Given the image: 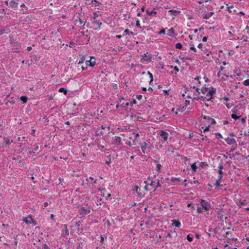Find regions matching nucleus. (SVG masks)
Instances as JSON below:
<instances>
[{
    "label": "nucleus",
    "mask_w": 249,
    "mask_h": 249,
    "mask_svg": "<svg viewBox=\"0 0 249 249\" xmlns=\"http://www.w3.org/2000/svg\"><path fill=\"white\" fill-rule=\"evenodd\" d=\"M143 183L142 184H140V186L138 185L135 186L132 189L133 194L141 198L143 197L145 195V190L143 189Z\"/></svg>",
    "instance_id": "4"
},
{
    "label": "nucleus",
    "mask_w": 249,
    "mask_h": 249,
    "mask_svg": "<svg viewBox=\"0 0 249 249\" xmlns=\"http://www.w3.org/2000/svg\"><path fill=\"white\" fill-rule=\"evenodd\" d=\"M124 33H125L126 35H129V34H131L132 35H133V33L132 32H130L129 30L127 29H125L124 31Z\"/></svg>",
    "instance_id": "45"
},
{
    "label": "nucleus",
    "mask_w": 249,
    "mask_h": 249,
    "mask_svg": "<svg viewBox=\"0 0 249 249\" xmlns=\"http://www.w3.org/2000/svg\"><path fill=\"white\" fill-rule=\"evenodd\" d=\"M191 167L193 172H196L197 167L196 165V163H192L191 164Z\"/></svg>",
    "instance_id": "29"
},
{
    "label": "nucleus",
    "mask_w": 249,
    "mask_h": 249,
    "mask_svg": "<svg viewBox=\"0 0 249 249\" xmlns=\"http://www.w3.org/2000/svg\"><path fill=\"white\" fill-rule=\"evenodd\" d=\"M201 118L203 119L202 121L203 124H206L207 125L210 126L211 124L216 123L215 120L209 116L202 115Z\"/></svg>",
    "instance_id": "5"
},
{
    "label": "nucleus",
    "mask_w": 249,
    "mask_h": 249,
    "mask_svg": "<svg viewBox=\"0 0 249 249\" xmlns=\"http://www.w3.org/2000/svg\"><path fill=\"white\" fill-rule=\"evenodd\" d=\"M243 84H244V86H249V79L245 80L243 82Z\"/></svg>",
    "instance_id": "46"
},
{
    "label": "nucleus",
    "mask_w": 249,
    "mask_h": 249,
    "mask_svg": "<svg viewBox=\"0 0 249 249\" xmlns=\"http://www.w3.org/2000/svg\"><path fill=\"white\" fill-rule=\"evenodd\" d=\"M59 92H63L65 95L67 94V90L64 88H61L58 89Z\"/></svg>",
    "instance_id": "32"
},
{
    "label": "nucleus",
    "mask_w": 249,
    "mask_h": 249,
    "mask_svg": "<svg viewBox=\"0 0 249 249\" xmlns=\"http://www.w3.org/2000/svg\"><path fill=\"white\" fill-rule=\"evenodd\" d=\"M3 244L7 246L15 245L16 247H17L18 241L16 240L15 236H14L8 242L3 243Z\"/></svg>",
    "instance_id": "10"
},
{
    "label": "nucleus",
    "mask_w": 249,
    "mask_h": 249,
    "mask_svg": "<svg viewBox=\"0 0 249 249\" xmlns=\"http://www.w3.org/2000/svg\"><path fill=\"white\" fill-rule=\"evenodd\" d=\"M174 33V30L173 28H171L167 31V35L169 36H173Z\"/></svg>",
    "instance_id": "23"
},
{
    "label": "nucleus",
    "mask_w": 249,
    "mask_h": 249,
    "mask_svg": "<svg viewBox=\"0 0 249 249\" xmlns=\"http://www.w3.org/2000/svg\"><path fill=\"white\" fill-rule=\"evenodd\" d=\"M98 17V15L96 13V12H94L93 13V16L92 17V18L93 19H95L96 18H97V17Z\"/></svg>",
    "instance_id": "57"
},
{
    "label": "nucleus",
    "mask_w": 249,
    "mask_h": 249,
    "mask_svg": "<svg viewBox=\"0 0 249 249\" xmlns=\"http://www.w3.org/2000/svg\"><path fill=\"white\" fill-rule=\"evenodd\" d=\"M210 126H209V125H205V127L202 126L201 128L203 129V132H205L209 130Z\"/></svg>",
    "instance_id": "36"
},
{
    "label": "nucleus",
    "mask_w": 249,
    "mask_h": 249,
    "mask_svg": "<svg viewBox=\"0 0 249 249\" xmlns=\"http://www.w3.org/2000/svg\"><path fill=\"white\" fill-rule=\"evenodd\" d=\"M137 103V101L136 99H133V101L130 103V106L131 107H133L134 104Z\"/></svg>",
    "instance_id": "48"
},
{
    "label": "nucleus",
    "mask_w": 249,
    "mask_h": 249,
    "mask_svg": "<svg viewBox=\"0 0 249 249\" xmlns=\"http://www.w3.org/2000/svg\"><path fill=\"white\" fill-rule=\"evenodd\" d=\"M85 59L83 57L81 58L80 60L78 62V67L81 66L84 63Z\"/></svg>",
    "instance_id": "35"
},
{
    "label": "nucleus",
    "mask_w": 249,
    "mask_h": 249,
    "mask_svg": "<svg viewBox=\"0 0 249 249\" xmlns=\"http://www.w3.org/2000/svg\"><path fill=\"white\" fill-rule=\"evenodd\" d=\"M143 184H144L143 189L147 192L151 190L155 191L158 187H160L161 186L159 179H156L153 181L150 178H148L147 179L143 182Z\"/></svg>",
    "instance_id": "2"
},
{
    "label": "nucleus",
    "mask_w": 249,
    "mask_h": 249,
    "mask_svg": "<svg viewBox=\"0 0 249 249\" xmlns=\"http://www.w3.org/2000/svg\"><path fill=\"white\" fill-rule=\"evenodd\" d=\"M152 60L151 54L149 53L148 52L144 53L143 55H142V58L141 59L140 62L142 63H150Z\"/></svg>",
    "instance_id": "6"
},
{
    "label": "nucleus",
    "mask_w": 249,
    "mask_h": 249,
    "mask_svg": "<svg viewBox=\"0 0 249 249\" xmlns=\"http://www.w3.org/2000/svg\"><path fill=\"white\" fill-rule=\"evenodd\" d=\"M92 24L94 26H96L99 29H100L102 23L99 20H95L92 21Z\"/></svg>",
    "instance_id": "21"
},
{
    "label": "nucleus",
    "mask_w": 249,
    "mask_h": 249,
    "mask_svg": "<svg viewBox=\"0 0 249 249\" xmlns=\"http://www.w3.org/2000/svg\"><path fill=\"white\" fill-rule=\"evenodd\" d=\"M195 178H194V179H195ZM191 184H199V182L198 180H194L193 181L191 182Z\"/></svg>",
    "instance_id": "58"
},
{
    "label": "nucleus",
    "mask_w": 249,
    "mask_h": 249,
    "mask_svg": "<svg viewBox=\"0 0 249 249\" xmlns=\"http://www.w3.org/2000/svg\"><path fill=\"white\" fill-rule=\"evenodd\" d=\"M200 78L199 76H196L194 78V80H196L197 81V83H198V85H197L196 87H198L200 85L201 82L200 81Z\"/></svg>",
    "instance_id": "34"
},
{
    "label": "nucleus",
    "mask_w": 249,
    "mask_h": 249,
    "mask_svg": "<svg viewBox=\"0 0 249 249\" xmlns=\"http://www.w3.org/2000/svg\"><path fill=\"white\" fill-rule=\"evenodd\" d=\"M86 63H88V65L90 67H93L95 64V58L94 57H90V60L87 61Z\"/></svg>",
    "instance_id": "15"
},
{
    "label": "nucleus",
    "mask_w": 249,
    "mask_h": 249,
    "mask_svg": "<svg viewBox=\"0 0 249 249\" xmlns=\"http://www.w3.org/2000/svg\"><path fill=\"white\" fill-rule=\"evenodd\" d=\"M140 144L141 145L140 147H141V148L142 152L143 154L146 153V149L148 147V143L146 142H143L142 143H141Z\"/></svg>",
    "instance_id": "13"
},
{
    "label": "nucleus",
    "mask_w": 249,
    "mask_h": 249,
    "mask_svg": "<svg viewBox=\"0 0 249 249\" xmlns=\"http://www.w3.org/2000/svg\"><path fill=\"white\" fill-rule=\"evenodd\" d=\"M74 43L73 42L71 41L70 42V44L69 46L70 47H72L74 46Z\"/></svg>",
    "instance_id": "64"
},
{
    "label": "nucleus",
    "mask_w": 249,
    "mask_h": 249,
    "mask_svg": "<svg viewBox=\"0 0 249 249\" xmlns=\"http://www.w3.org/2000/svg\"><path fill=\"white\" fill-rule=\"evenodd\" d=\"M79 214L82 215H85L90 213L89 209L87 208L84 207H82L79 209Z\"/></svg>",
    "instance_id": "9"
},
{
    "label": "nucleus",
    "mask_w": 249,
    "mask_h": 249,
    "mask_svg": "<svg viewBox=\"0 0 249 249\" xmlns=\"http://www.w3.org/2000/svg\"><path fill=\"white\" fill-rule=\"evenodd\" d=\"M186 238L189 242H192L193 240V237L191 236L190 234L187 235Z\"/></svg>",
    "instance_id": "42"
},
{
    "label": "nucleus",
    "mask_w": 249,
    "mask_h": 249,
    "mask_svg": "<svg viewBox=\"0 0 249 249\" xmlns=\"http://www.w3.org/2000/svg\"><path fill=\"white\" fill-rule=\"evenodd\" d=\"M203 29V28L202 27H201L199 28V29H196L194 30V32L195 33H197L198 31H200Z\"/></svg>",
    "instance_id": "51"
},
{
    "label": "nucleus",
    "mask_w": 249,
    "mask_h": 249,
    "mask_svg": "<svg viewBox=\"0 0 249 249\" xmlns=\"http://www.w3.org/2000/svg\"><path fill=\"white\" fill-rule=\"evenodd\" d=\"M172 225L178 228H179L181 226V223L178 220L173 219L171 220Z\"/></svg>",
    "instance_id": "18"
},
{
    "label": "nucleus",
    "mask_w": 249,
    "mask_h": 249,
    "mask_svg": "<svg viewBox=\"0 0 249 249\" xmlns=\"http://www.w3.org/2000/svg\"><path fill=\"white\" fill-rule=\"evenodd\" d=\"M156 168V171L160 173V171H161V164L159 163H157Z\"/></svg>",
    "instance_id": "30"
},
{
    "label": "nucleus",
    "mask_w": 249,
    "mask_h": 249,
    "mask_svg": "<svg viewBox=\"0 0 249 249\" xmlns=\"http://www.w3.org/2000/svg\"><path fill=\"white\" fill-rule=\"evenodd\" d=\"M159 34H164V35H165V29H162V30H161L159 32Z\"/></svg>",
    "instance_id": "52"
},
{
    "label": "nucleus",
    "mask_w": 249,
    "mask_h": 249,
    "mask_svg": "<svg viewBox=\"0 0 249 249\" xmlns=\"http://www.w3.org/2000/svg\"><path fill=\"white\" fill-rule=\"evenodd\" d=\"M142 95H140H140H137L136 96V98H137L138 100H140L142 99Z\"/></svg>",
    "instance_id": "59"
},
{
    "label": "nucleus",
    "mask_w": 249,
    "mask_h": 249,
    "mask_svg": "<svg viewBox=\"0 0 249 249\" xmlns=\"http://www.w3.org/2000/svg\"><path fill=\"white\" fill-rule=\"evenodd\" d=\"M170 67L172 68H173L174 69L177 71V72H178L179 71V68L177 66H174V67L173 66H170Z\"/></svg>",
    "instance_id": "54"
},
{
    "label": "nucleus",
    "mask_w": 249,
    "mask_h": 249,
    "mask_svg": "<svg viewBox=\"0 0 249 249\" xmlns=\"http://www.w3.org/2000/svg\"><path fill=\"white\" fill-rule=\"evenodd\" d=\"M160 133L164 142H167L169 136L168 133L164 130H161Z\"/></svg>",
    "instance_id": "11"
},
{
    "label": "nucleus",
    "mask_w": 249,
    "mask_h": 249,
    "mask_svg": "<svg viewBox=\"0 0 249 249\" xmlns=\"http://www.w3.org/2000/svg\"><path fill=\"white\" fill-rule=\"evenodd\" d=\"M43 249H50L49 247L46 244H44V245H43Z\"/></svg>",
    "instance_id": "63"
},
{
    "label": "nucleus",
    "mask_w": 249,
    "mask_h": 249,
    "mask_svg": "<svg viewBox=\"0 0 249 249\" xmlns=\"http://www.w3.org/2000/svg\"><path fill=\"white\" fill-rule=\"evenodd\" d=\"M88 65V63L86 64V66L84 67V66H81V70L82 71H84L85 70H86L87 68V66Z\"/></svg>",
    "instance_id": "55"
},
{
    "label": "nucleus",
    "mask_w": 249,
    "mask_h": 249,
    "mask_svg": "<svg viewBox=\"0 0 249 249\" xmlns=\"http://www.w3.org/2000/svg\"><path fill=\"white\" fill-rule=\"evenodd\" d=\"M176 48L178 49H181L182 47V44L180 43H178L176 44Z\"/></svg>",
    "instance_id": "41"
},
{
    "label": "nucleus",
    "mask_w": 249,
    "mask_h": 249,
    "mask_svg": "<svg viewBox=\"0 0 249 249\" xmlns=\"http://www.w3.org/2000/svg\"><path fill=\"white\" fill-rule=\"evenodd\" d=\"M10 32V30L8 28L0 29V36L4 34V33H8Z\"/></svg>",
    "instance_id": "24"
},
{
    "label": "nucleus",
    "mask_w": 249,
    "mask_h": 249,
    "mask_svg": "<svg viewBox=\"0 0 249 249\" xmlns=\"http://www.w3.org/2000/svg\"><path fill=\"white\" fill-rule=\"evenodd\" d=\"M231 117L233 119L236 120L239 119L240 118V116H238L235 114H232L231 115Z\"/></svg>",
    "instance_id": "38"
},
{
    "label": "nucleus",
    "mask_w": 249,
    "mask_h": 249,
    "mask_svg": "<svg viewBox=\"0 0 249 249\" xmlns=\"http://www.w3.org/2000/svg\"><path fill=\"white\" fill-rule=\"evenodd\" d=\"M6 3L7 5H9L10 7L14 9L17 8L18 6V3L14 0H11L9 2L6 1Z\"/></svg>",
    "instance_id": "12"
},
{
    "label": "nucleus",
    "mask_w": 249,
    "mask_h": 249,
    "mask_svg": "<svg viewBox=\"0 0 249 249\" xmlns=\"http://www.w3.org/2000/svg\"><path fill=\"white\" fill-rule=\"evenodd\" d=\"M217 217L220 218L222 221H223L224 219H226L227 218V216H225V215L224 214V212L221 211H219L217 213Z\"/></svg>",
    "instance_id": "17"
},
{
    "label": "nucleus",
    "mask_w": 249,
    "mask_h": 249,
    "mask_svg": "<svg viewBox=\"0 0 249 249\" xmlns=\"http://www.w3.org/2000/svg\"><path fill=\"white\" fill-rule=\"evenodd\" d=\"M225 106H226V107L228 108V109H230L231 108L232 104H230V103H225Z\"/></svg>",
    "instance_id": "50"
},
{
    "label": "nucleus",
    "mask_w": 249,
    "mask_h": 249,
    "mask_svg": "<svg viewBox=\"0 0 249 249\" xmlns=\"http://www.w3.org/2000/svg\"><path fill=\"white\" fill-rule=\"evenodd\" d=\"M147 74H148V75H149V78H150V83H151V82H153V75H152V74L150 71H149L147 72Z\"/></svg>",
    "instance_id": "39"
},
{
    "label": "nucleus",
    "mask_w": 249,
    "mask_h": 249,
    "mask_svg": "<svg viewBox=\"0 0 249 249\" xmlns=\"http://www.w3.org/2000/svg\"><path fill=\"white\" fill-rule=\"evenodd\" d=\"M168 12L170 13V15L173 16H176L177 13H180V11H178L175 10H169Z\"/></svg>",
    "instance_id": "25"
},
{
    "label": "nucleus",
    "mask_w": 249,
    "mask_h": 249,
    "mask_svg": "<svg viewBox=\"0 0 249 249\" xmlns=\"http://www.w3.org/2000/svg\"><path fill=\"white\" fill-rule=\"evenodd\" d=\"M206 85L200 89V93H201L202 97L205 98V99H202V101H210L214 99V95L216 92V89L214 87H211L210 88L206 87Z\"/></svg>",
    "instance_id": "1"
},
{
    "label": "nucleus",
    "mask_w": 249,
    "mask_h": 249,
    "mask_svg": "<svg viewBox=\"0 0 249 249\" xmlns=\"http://www.w3.org/2000/svg\"><path fill=\"white\" fill-rule=\"evenodd\" d=\"M190 104V101L186 100L185 101V106L182 107V108H185L187 107L188 105H189Z\"/></svg>",
    "instance_id": "43"
},
{
    "label": "nucleus",
    "mask_w": 249,
    "mask_h": 249,
    "mask_svg": "<svg viewBox=\"0 0 249 249\" xmlns=\"http://www.w3.org/2000/svg\"><path fill=\"white\" fill-rule=\"evenodd\" d=\"M113 142L115 144H122L121 138L119 136L114 137L113 138Z\"/></svg>",
    "instance_id": "19"
},
{
    "label": "nucleus",
    "mask_w": 249,
    "mask_h": 249,
    "mask_svg": "<svg viewBox=\"0 0 249 249\" xmlns=\"http://www.w3.org/2000/svg\"><path fill=\"white\" fill-rule=\"evenodd\" d=\"M12 142H13V141H10L9 139H6V140H5L4 143L6 145H9Z\"/></svg>",
    "instance_id": "37"
},
{
    "label": "nucleus",
    "mask_w": 249,
    "mask_h": 249,
    "mask_svg": "<svg viewBox=\"0 0 249 249\" xmlns=\"http://www.w3.org/2000/svg\"><path fill=\"white\" fill-rule=\"evenodd\" d=\"M191 88L195 89L196 92H194L193 94H191L190 93L189 89H186L185 90V93L187 94V98L191 99L193 101H202V99H204V98L202 97V95H200V89L196 86L192 87L191 86Z\"/></svg>",
    "instance_id": "3"
},
{
    "label": "nucleus",
    "mask_w": 249,
    "mask_h": 249,
    "mask_svg": "<svg viewBox=\"0 0 249 249\" xmlns=\"http://www.w3.org/2000/svg\"><path fill=\"white\" fill-rule=\"evenodd\" d=\"M237 205L239 207H241L243 206H245L247 204V201L245 199H239L238 202L237 203Z\"/></svg>",
    "instance_id": "20"
},
{
    "label": "nucleus",
    "mask_w": 249,
    "mask_h": 249,
    "mask_svg": "<svg viewBox=\"0 0 249 249\" xmlns=\"http://www.w3.org/2000/svg\"><path fill=\"white\" fill-rule=\"evenodd\" d=\"M190 49L193 51L195 52H196V49L194 46H192L190 47Z\"/></svg>",
    "instance_id": "60"
},
{
    "label": "nucleus",
    "mask_w": 249,
    "mask_h": 249,
    "mask_svg": "<svg viewBox=\"0 0 249 249\" xmlns=\"http://www.w3.org/2000/svg\"><path fill=\"white\" fill-rule=\"evenodd\" d=\"M215 136L217 137L219 139H223V136L220 133H216L215 134Z\"/></svg>",
    "instance_id": "49"
},
{
    "label": "nucleus",
    "mask_w": 249,
    "mask_h": 249,
    "mask_svg": "<svg viewBox=\"0 0 249 249\" xmlns=\"http://www.w3.org/2000/svg\"><path fill=\"white\" fill-rule=\"evenodd\" d=\"M225 141L227 142L228 144L231 145L232 144H234L236 142V141L235 139L228 137L225 139Z\"/></svg>",
    "instance_id": "16"
},
{
    "label": "nucleus",
    "mask_w": 249,
    "mask_h": 249,
    "mask_svg": "<svg viewBox=\"0 0 249 249\" xmlns=\"http://www.w3.org/2000/svg\"><path fill=\"white\" fill-rule=\"evenodd\" d=\"M200 202L201 207L205 211H209L211 208V205L209 202L203 199H200Z\"/></svg>",
    "instance_id": "7"
},
{
    "label": "nucleus",
    "mask_w": 249,
    "mask_h": 249,
    "mask_svg": "<svg viewBox=\"0 0 249 249\" xmlns=\"http://www.w3.org/2000/svg\"><path fill=\"white\" fill-rule=\"evenodd\" d=\"M223 168V166L222 165H220L218 166L219 169L218 170V173L220 175H222V174H223V171H222Z\"/></svg>",
    "instance_id": "33"
},
{
    "label": "nucleus",
    "mask_w": 249,
    "mask_h": 249,
    "mask_svg": "<svg viewBox=\"0 0 249 249\" xmlns=\"http://www.w3.org/2000/svg\"><path fill=\"white\" fill-rule=\"evenodd\" d=\"M203 208L202 207H197L196 211L198 213H201L203 212Z\"/></svg>",
    "instance_id": "40"
},
{
    "label": "nucleus",
    "mask_w": 249,
    "mask_h": 249,
    "mask_svg": "<svg viewBox=\"0 0 249 249\" xmlns=\"http://www.w3.org/2000/svg\"><path fill=\"white\" fill-rule=\"evenodd\" d=\"M20 99L23 102V103H26L27 102L28 97L26 96H21L20 97Z\"/></svg>",
    "instance_id": "28"
},
{
    "label": "nucleus",
    "mask_w": 249,
    "mask_h": 249,
    "mask_svg": "<svg viewBox=\"0 0 249 249\" xmlns=\"http://www.w3.org/2000/svg\"><path fill=\"white\" fill-rule=\"evenodd\" d=\"M194 137V133L192 131L189 132V138L190 139Z\"/></svg>",
    "instance_id": "56"
},
{
    "label": "nucleus",
    "mask_w": 249,
    "mask_h": 249,
    "mask_svg": "<svg viewBox=\"0 0 249 249\" xmlns=\"http://www.w3.org/2000/svg\"><path fill=\"white\" fill-rule=\"evenodd\" d=\"M133 134L135 135V139H136L140 136L138 133L134 132Z\"/></svg>",
    "instance_id": "61"
},
{
    "label": "nucleus",
    "mask_w": 249,
    "mask_h": 249,
    "mask_svg": "<svg viewBox=\"0 0 249 249\" xmlns=\"http://www.w3.org/2000/svg\"><path fill=\"white\" fill-rule=\"evenodd\" d=\"M222 99L225 100V101H228L230 100V98L228 97H224Z\"/></svg>",
    "instance_id": "62"
},
{
    "label": "nucleus",
    "mask_w": 249,
    "mask_h": 249,
    "mask_svg": "<svg viewBox=\"0 0 249 249\" xmlns=\"http://www.w3.org/2000/svg\"><path fill=\"white\" fill-rule=\"evenodd\" d=\"M221 181L216 180L215 183V185L216 187H218L220 186Z\"/></svg>",
    "instance_id": "53"
},
{
    "label": "nucleus",
    "mask_w": 249,
    "mask_h": 249,
    "mask_svg": "<svg viewBox=\"0 0 249 249\" xmlns=\"http://www.w3.org/2000/svg\"><path fill=\"white\" fill-rule=\"evenodd\" d=\"M136 26L137 27H139L140 28H141V25H140V21L139 19H137V20L136 21Z\"/></svg>",
    "instance_id": "44"
},
{
    "label": "nucleus",
    "mask_w": 249,
    "mask_h": 249,
    "mask_svg": "<svg viewBox=\"0 0 249 249\" xmlns=\"http://www.w3.org/2000/svg\"><path fill=\"white\" fill-rule=\"evenodd\" d=\"M107 158H108V160H107L106 161V163L107 164H109L111 163V158H110V156L109 155L107 156Z\"/></svg>",
    "instance_id": "47"
},
{
    "label": "nucleus",
    "mask_w": 249,
    "mask_h": 249,
    "mask_svg": "<svg viewBox=\"0 0 249 249\" xmlns=\"http://www.w3.org/2000/svg\"><path fill=\"white\" fill-rule=\"evenodd\" d=\"M75 24H77L78 25H81L83 24V25H85L86 22L82 20L80 18H78L75 20Z\"/></svg>",
    "instance_id": "22"
},
{
    "label": "nucleus",
    "mask_w": 249,
    "mask_h": 249,
    "mask_svg": "<svg viewBox=\"0 0 249 249\" xmlns=\"http://www.w3.org/2000/svg\"><path fill=\"white\" fill-rule=\"evenodd\" d=\"M146 12L149 16H151L152 14H157V12L155 11V9L152 11H149V10H146Z\"/></svg>",
    "instance_id": "26"
},
{
    "label": "nucleus",
    "mask_w": 249,
    "mask_h": 249,
    "mask_svg": "<svg viewBox=\"0 0 249 249\" xmlns=\"http://www.w3.org/2000/svg\"><path fill=\"white\" fill-rule=\"evenodd\" d=\"M23 221L28 225L33 224V225L35 226L37 224L36 221L34 220L33 218V216L31 214L28 215L27 217H25L23 219Z\"/></svg>",
    "instance_id": "8"
},
{
    "label": "nucleus",
    "mask_w": 249,
    "mask_h": 249,
    "mask_svg": "<svg viewBox=\"0 0 249 249\" xmlns=\"http://www.w3.org/2000/svg\"><path fill=\"white\" fill-rule=\"evenodd\" d=\"M171 182H179L180 180V178H175V177H172L170 179Z\"/></svg>",
    "instance_id": "27"
},
{
    "label": "nucleus",
    "mask_w": 249,
    "mask_h": 249,
    "mask_svg": "<svg viewBox=\"0 0 249 249\" xmlns=\"http://www.w3.org/2000/svg\"><path fill=\"white\" fill-rule=\"evenodd\" d=\"M214 15L213 12H210L206 13H203L202 14V16L203 18L208 19L212 17Z\"/></svg>",
    "instance_id": "14"
},
{
    "label": "nucleus",
    "mask_w": 249,
    "mask_h": 249,
    "mask_svg": "<svg viewBox=\"0 0 249 249\" xmlns=\"http://www.w3.org/2000/svg\"><path fill=\"white\" fill-rule=\"evenodd\" d=\"M226 9H227V10L230 13H231V9L233 8V5H231L229 6L228 4H226Z\"/></svg>",
    "instance_id": "31"
}]
</instances>
